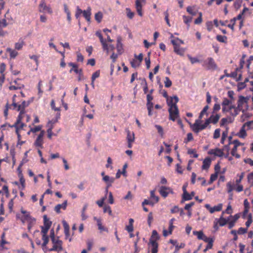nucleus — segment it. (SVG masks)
<instances>
[{
	"label": "nucleus",
	"mask_w": 253,
	"mask_h": 253,
	"mask_svg": "<svg viewBox=\"0 0 253 253\" xmlns=\"http://www.w3.org/2000/svg\"><path fill=\"white\" fill-rule=\"evenodd\" d=\"M202 65L207 70H214L217 69V65L214 59L211 57L208 58L206 60L204 61Z\"/></svg>",
	"instance_id": "0eeeda50"
},
{
	"label": "nucleus",
	"mask_w": 253,
	"mask_h": 253,
	"mask_svg": "<svg viewBox=\"0 0 253 253\" xmlns=\"http://www.w3.org/2000/svg\"><path fill=\"white\" fill-rule=\"evenodd\" d=\"M220 109V105L219 104L216 103L214 105L212 109V114L218 111Z\"/></svg>",
	"instance_id": "e2e57ef3"
},
{
	"label": "nucleus",
	"mask_w": 253,
	"mask_h": 253,
	"mask_svg": "<svg viewBox=\"0 0 253 253\" xmlns=\"http://www.w3.org/2000/svg\"><path fill=\"white\" fill-rule=\"evenodd\" d=\"M103 14L101 12H98L95 14V19L98 23H100L102 19Z\"/></svg>",
	"instance_id": "4c0bfd02"
},
{
	"label": "nucleus",
	"mask_w": 253,
	"mask_h": 253,
	"mask_svg": "<svg viewBox=\"0 0 253 253\" xmlns=\"http://www.w3.org/2000/svg\"><path fill=\"white\" fill-rule=\"evenodd\" d=\"M187 56L192 64L200 62V60L196 57H193L190 55H188Z\"/></svg>",
	"instance_id": "09e8293b"
},
{
	"label": "nucleus",
	"mask_w": 253,
	"mask_h": 253,
	"mask_svg": "<svg viewBox=\"0 0 253 253\" xmlns=\"http://www.w3.org/2000/svg\"><path fill=\"white\" fill-rule=\"evenodd\" d=\"M237 148L234 147L231 152V154L232 156H235L237 158H239L240 157V155L237 153Z\"/></svg>",
	"instance_id": "8fccbe9b"
},
{
	"label": "nucleus",
	"mask_w": 253,
	"mask_h": 253,
	"mask_svg": "<svg viewBox=\"0 0 253 253\" xmlns=\"http://www.w3.org/2000/svg\"><path fill=\"white\" fill-rule=\"evenodd\" d=\"M205 207L211 213H212L215 211H220L222 210V204H219L213 207H211L209 204H206Z\"/></svg>",
	"instance_id": "2eb2a0df"
},
{
	"label": "nucleus",
	"mask_w": 253,
	"mask_h": 253,
	"mask_svg": "<svg viewBox=\"0 0 253 253\" xmlns=\"http://www.w3.org/2000/svg\"><path fill=\"white\" fill-rule=\"evenodd\" d=\"M211 159L209 157H207L204 159L203 162L202 168L203 169H208L210 168L211 164Z\"/></svg>",
	"instance_id": "5701e85b"
},
{
	"label": "nucleus",
	"mask_w": 253,
	"mask_h": 253,
	"mask_svg": "<svg viewBox=\"0 0 253 253\" xmlns=\"http://www.w3.org/2000/svg\"><path fill=\"white\" fill-rule=\"evenodd\" d=\"M100 76V71L99 70L95 72L92 75L91 80L95 81V80L98 78Z\"/></svg>",
	"instance_id": "338daca9"
},
{
	"label": "nucleus",
	"mask_w": 253,
	"mask_h": 253,
	"mask_svg": "<svg viewBox=\"0 0 253 253\" xmlns=\"http://www.w3.org/2000/svg\"><path fill=\"white\" fill-rule=\"evenodd\" d=\"M95 34L99 38L100 41L102 45L103 49L106 50L107 53H108L109 48H108V45L106 42V41L103 39L101 32L100 31H97Z\"/></svg>",
	"instance_id": "4468645a"
},
{
	"label": "nucleus",
	"mask_w": 253,
	"mask_h": 253,
	"mask_svg": "<svg viewBox=\"0 0 253 253\" xmlns=\"http://www.w3.org/2000/svg\"><path fill=\"white\" fill-rule=\"evenodd\" d=\"M215 220L218 223L220 226H223L228 223L229 220H228V217L227 219L223 218L222 215L219 218L216 219Z\"/></svg>",
	"instance_id": "bb28decb"
},
{
	"label": "nucleus",
	"mask_w": 253,
	"mask_h": 253,
	"mask_svg": "<svg viewBox=\"0 0 253 253\" xmlns=\"http://www.w3.org/2000/svg\"><path fill=\"white\" fill-rule=\"evenodd\" d=\"M165 86L166 87H169L172 85V82L169 79V78L168 77H165Z\"/></svg>",
	"instance_id": "a18cd8bd"
},
{
	"label": "nucleus",
	"mask_w": 253,
	"mask_h": 253,
	"mask_svg": "<svg viewBox=\"0 0 253 253\" xmlns=\"http://www.w3.org/2000/svg\"><path fill=\"white\" fill-rule=\"evenodd\" d=\"M19 79H17L16 80H15L13 82V84H11L9 87V89L11 90H17V89H20L24 87V85L23 84L18 83V82L19 81Z\"/></svg>",
	"instance_id": "a211bd4d"
},
{
	"label": "nucleus",
	"mask_w": 253,
	"mask_h": 253,
	"mask_svg": "<svg viewBox=\"0 0 253 253\" xmlns=\"http://www.w3.org/2000/svg\"><path fill=\"white\" fill-rule=\"evenodd\" d=\"M43 226L44 227H46L47 228L50 227L52 222L50 221L49 219L47 218L46 215H44L43 216Z\"/></svg>",
	"instance_id": "c756f323"
},
{
	"label": "nucleus",
	"mask_w": 253,
	"mask_h": 253,
	"mask_svg": "<svg viewBox=\"0 0 253 253\" xmlns=\"http://www.w3.org/2000/svg\"><path fill=\"white\" fill-rule=\"evenodd\" d=\"M159 192L160 195L164 198L168 197L169 193L173 194V193L172 189L170 187L164 186L160 187Z\"/></svg>",
	"instance_id": "9d476101"
},
{
	"label": "nucleus",
	"mask_w": 253,
	"mask_h": 253,
	"mask_svg": "<svg viewBox=\"0 0 253 253\" xmlns=\"http://www.w3.org/2000/svg\"><path fill=\"white\" fill-rule=\"evenodd\" d=\"M248 98L243 96H240L238 101V105L237 107L235 106L233 108V112H231L230 115L235 117L239 114L240 111H242L244 115L247 117H249L247 113L245 111L248 109Z\"/></svg>",
	"instance_id": "7ed1b4c3"
},
{
	"label": "nucleus",
	"mask_w": 253,
	"mask_h": 253,
	"mask_svg": "<svg viewBox=\"0 0 253 253\" xmlns=\"http://www.w3.org/2000/svg\"><path fill=\"white\" fill-rule=\"evenodd\" d=\"M220 130L219 128H217L214 130V133H213V138L214 139H217L220 136Z\"/></svg>",
	"instance_id": "680f3d73"
},
{
	"label": "nucleus",
	"mask_w": 253,
	"mask_h": 253,
	"mask_svg": "<svg viewBox=\"0 0 253 253\" xmlns=\"http://www.w3.org/2000/svg\"><path fill=\"white\" fill-rule=\"evenodd\" d=\"M42 129V126H38L35 127H32L30 129V130L28 132V134H30V132H32L33 133H35L37 131H39L41 130Z\"/></svg>",
	"instance_id": "49530a36"
},
{
	"label": "nucleus",
	"mask_w": 253,
	"mask_h": 253,
	"mask_svg": "<svg viewBox=\"0 0 253 253\" xmlns=\"http://www.w3.org/2000/svg\"><path fill=\"white\" fill-rule=\"evenodd\" d=\"M218 174L216 173H214L211 174L210 180L209 181V184H211L213 181H214L215 180H216V179L217 178V177H218Z\"/></svg>",
	"instance_id": "a19ab883"
},
{
	"label": "nucleus",
	"mask_w": 253,
	"mask_h": 253,
	"mask_svg": "<svg viewBox=\"0 0 253 253\" xmlns=\"http://www.w3.org/2000/svg\"><path fill=\"white\" fill-rule=\"evenodd\" d=\"M187 153L189 155H193V157L197 158L198 157V154L195 149H189L187 151Z\"/></svg>",
	"instance_id": "ea45409f"
},
{
	"label": "nucleus",
	"mask_w": 253,
	"mask_h": 253,
	"mask_svg": "<svg viewBox=\"0 0 253 253\" xmlns=\"http://www.w3.org/2000/svg\"><path fill=\"white\" fill-rule=\"evenodd\" d=\"M187 11L192 16L196 15V11H194L193 8L192 6H189L186 8Z\"/></svg>",
	"instance_id": "3c124183"
},
{
	"label": "nucleus",
	"mask_w": 253,
	"mask_h": 253,
	"mask_svg": "<svg viewBox=\"0 0 253 253\" xmlns=\"http://www.w3.org/2000/svg\"><path fill=\"white\" fill-rule=\"evenodd\" d=\"M126 16L127 17V18H128L130 19H132L134 17V13L133 12L131 11L130 8H129L128 7H127L126 8Z\"/></svg>",
	"instance_id": "f704fd0d"
},
{
	"label": "nucleus",
	"mask_w": 253,
	"mask_h": 253,
	"mask_svg": "<svg viewBox=\"0 0 253 253\" xmlns=\"http://www.w3.org/2000/svg\"><path fill=\"white\" fill-rule=\"evenodd\" d=\"M216 39L219 42L223 43L227 42V38L226 36L218 35L216 36Z\"/></svg>",
	"instance_id": "72a5a7b5"
},
{
	"label": "nucleus",
	"mask_w": 253,
	"mask_h": 253,
	"mask_svg": "<svg viewBox=\"0 0 253 253\" xmlns=\"http://www.w3.org/2000/svg\"><path fill=\"white\" fill-rule=\"evenodd\" d=\"M142 206H144L145 205H150L151 206H153L154 205V202H153V200L145 199L142 202Z\"/></svg>",
	"instance_id": "37998d69"
},
{
	"label": "nucleus",
	"mask_w": 253,
	"mask_h": 253,
	"mask_svg": "<svg viewBox=\"0 0 253 253\" xmlns=\"http://www.w3.org/2000/svg\"><path fill=\"white\" fill-rule=\"evenodd\" d=\"M45 132L44 130H41L40 133L36 138L34 145L36 147L40 148H43V137L44 135Z\"/></svg>",
	"instance_id": "1a4fd4ad"
},
{
	"label": "nucleus",
	"mask_w": 253,
	"mask_h": 253,
	"mask_svg": "<svg viewBox=\"0 0 253 253\" xmlns=\"http://www.w3.org/2000/svg\"><path fill=\"white\" fill-rule=\"evenodd\" d=\"M42 240L43 241L42 245L43 246H46L49 241L48 237L47 235H42Z\"/></svg>",
	"instance_id": "6e6d98bb"
},
{
	"label": "nucleus",
	"mask_w": 253,
	"mask_h": 253,
	"mask_svg": "<svg viewBox=\"0 0 253 253\" xmlns=\"http://www.w3.org/2000/svg\"><path fill=\"white\" fill-rule=\"evenodd\" d=\"M126 139L127 141V147L129 148H131L132 146V143L134 141L135 139L134 132H131L129 130H127Z\"/></svg>",
	"instance_id": "ddd939ff"
},
{
	"label": "nucleus",
	"mask_w": 253,
	"mask_h": 253,
	"mask_svg": "<svg viewBox=\"0 0 253 253\" xmlns=\"http://www.w3.org/2000/svg\"><path fill=\"white\" fill-rule=\"evenodd\" d=\"M202 22V13L200 12L199 13V17L195 19L194 23L195 24H200Z\"/></svg>",
	"instance_id": "864d4df0"
},
{
	"label": "nucleus",
	"mask_w": 253,
	"mask_h": 253,
	"mask_svg": "<svg viewBox=\"0 0 253 253\" xmlns=\"http://www.w3.org/2000/svg\"><path fill=\"white\" fill-rule=\"evenodd\" d=\"M6 51L9 53V55L11 58H15L16 56L18 55V52L10 48H7L6 49Z\"/></svg>",
	"instance_id": "2f4dec72"
},
{
	"label": "nucleus",
	"mask_w": 253,
	"mask_h": 253,
	"mask_svg": "<svg viewBox=\"0 0 253 253\" xmlns=\"http://www.w3.org/2000/svg\"><path fill=\"white\" fill-rule=\"evenodd\" d=\"M206 26L208 31H211L213 28V24L211 21H208L206 23Z\"/></svg>",
	"instance_id": "774afa93"
},
{
	"label": "nucleus",
	"mask_w": 253,
	"mask_h": 253,
	"mask_svg": "<svg viewBox=\"0 0 253 253\" xmlns=\"http://www.w3.org/2000/svg\"><path fill=\"white\" fill-rule=\"evenodd\" d=\"M153 99V97L151 94H148L147 95V108L148 111V115L151 116L152 115V110L153 108V103L152 102Z\"/></svg>",
	"instance_id": "f8f14e48"
},
{
	"label": "nucleus",
	"mask_w": 253,
	"mask_h": 253,
	"mask_svg": "<svg viewBox=\"0 0 253 253\" xmlns=\"http://www.w3.org/2000/svg\"><path fill=\"white\" fill-rule=\"evenodd\" d=\"M174 51L178 55L183 56L185 52V49L181 48L180 45H173Z\"/></svg>",
	"instance_id": "a878e982"
},
{
	"label": "nucleus",
	"mask_w": 253,
	"mask_h": 253,
	"mask_svg": "<svg viewBox=\"0 0 253 253\" xmlns=\"http://www.w3.org/2000/svg\"><path fill=\"white\" fill-rule=\"evenodd\" d=\"M18 176L19 177L20 182L21 185V187H19V189H20L21 190H23L25 187V180L22 173V172L20 170L19 171Z\"/></svg>",
	"instance_id": "393cba45"
},
{
	"label": "nucleus",
	"mask_w": 253,
	"mask_h": 253,
	"mask_svg": "<svg viewBox=\"0 0 253 253\" xmlns=\"http://www.w3.org/2000/svg\"><path fill=\"white\" fill-rule=\"evenodd\" d=\"M94 219L96 221L98 228L100 231L108 232V229L102 225L101 219L97 218L96 217H94Z\"/></svg>",
	"instance_id": "412c9836"
},
{
	"label": "nucleus",
	"mask_w": 253,
	"mask_h": 253,
	"mask_svg": "<svg viewBox=\"0 0 253 253\" xmlns=\"http://www.w3.org/2000/svg\"><path fill=\"white\" fill-rule=\"evenodd\" d=\"M24 45V42L21 41V42H16L15 44V48L17 50H20L23 47Z\"/></svg>",
	"instance_id": "13d9d810"
},
{
	"label": "nucleus",
	"mask_w": 253,
	"mask_h": 253,
	"mask_svg": "<svg viewBox=\"0 0 253 253\" xmlns=\"http://www.w3.org/2000/svg\"><path fill=\"white\" fill-rule=\"evenodd\" d=\"M130 64L133 68H136L140 65V63L136 59H133L130 61Z\"/></svg>",
	"instance_id": "c03bdc74"
},
{
	"label": "nucleus",
	"mask_w": 253,
	"mask_h": 253,
	"mask_svg": "<svg viewBox=\"0 0 253 253\" xmlns=\"http://www.w3.org/2000/svg\"><path fill=\"white\" fill-rule=\"evenodd\" d=\"M21 212L24 214V217L22 219L23 222H24V220H27L28 222V230L30 231L32 227L35 224L36 220L35 218H32L29 213L27 211L21 209Z\"/></svg>",
	"instance_id": "39448f33"
},
{
	"label": "nucleus",
	"mask_w": 253,
	"mask_h": 253,
	"mask_svg": "<svg viewBox=\"0 0 253 253\" xmlns=\"http://www.w3.org/2000/svg\"><path fill=\"white\" fill-rule=\"evenodd\" d=\"M223 154H224L223 152L222 151V150L218 149V148L215 149L214 156L220 157L223 156Z\"/></svg>",
	"instance_id": "4d7b16f0"
},
{
	"label": "nucleus",
	"mask_w": 253,
	"mask_h": 253,
	"mask_svg": "<svg viewBox=\"0 0 253 253\" xmlns=\"http://www.w3.org/2000/svg\"><path fill=\"white\" fill-rule=\"evenodd\" d=\"M83 10L79 8V6L77 7V10L75 14V17L77 19H78L81 16V14H83Z\"/></svg>",
	"instance_id": "052dcab7"
},
{
	"label": "nucleus",
	"mask_w": 253,
	"mask_h": 253,
	"mask_svg": "<svg viewBox=\"0 0 253 253\" xmlns=\"http://www.w3.org/2000/svg\"><path fill=\"white\" fill-rule=\"evenodd\" d=\"M39 11L41 12H47L49 14L52 13L51 8L46 5L45 0H41L39 4Z\"/></svg>",
	"instance_id": "9b49d317"
},
{
	"label": "nucleus",
	"mask_w": 253,
	"mask_h": 253,
	"mask_svg": "<svg viewBox=\"0 0 253 253\" xmlns=\"http://www.w3.org/2000/svg\"><path fill=\"white\" fill-rule=\"evenodd\" d=\"M247 231V228L240 227L237 231V233L239 235H242L246 233Z\"/></svg>",
	"instance_id": "bf43d9fd"
},
{
	"label": "nucleus",
	"mask_w": 253,
	"mask_h": 253,
	"mask_svg": "<svg viewBox=\"0 0 253 253\" xmlns=\"http://www.w3.org/2000/svg\"><path fill=\"white\" fill-rule=\"evenodd\" d=\"M68 65L72 67V68L70 70V73H71L72 71H74L76 74H79L80 75H82V69H79L77 64L74 63L70 62L68 63Z\"/></svg>",
	"instance_id": "6ab92c4d"
},
{
	"label": "nucleus",
	"mask_w": 253,
	"mask_h": 253,
	"mask_svg": "<svg viewBox=\"0 0 253 253\" xmlns=\"http://www.w3.org/2000/svg\"><path fill=\"white\" fill-rule=\"evenodd\" d=\"M150 53H148V57L145 58V61L146 63V68L147 69H149L150 67L151 61L150 58Z\"/></svg>",
	"instance_id": "de8ad7c7"
},
{
	"label": "nucleus",
	"mask_w": 253,
	"mask_h": 253,
	"mask_svg": "<svg viewBox=\"0 0 253 253\" xmlns=\"http://www.w3.org/2000/svg\"><path fill=\"white\" fill-rule=\"evenodd\" d=\"M63 224L64 228L65 234L67 235L69 234V226L66 221H63Z\"/></svg>",
	"instance_id": "603ef678"
},
{
	"label": "nucleus",
	"mask_w": 253,
	"mask_h": 253,
	"mask_svg": "<svg viewBox=\"0 0 253 253\" xmlns=\"http://www.w3.org/2000/svg\"><path fill=\"white\" fill-rule=\"evenodd\" d=\"M103 180L106 183L108 187L112 186V184L114 182L115 178L114 177H110L108 175L104 176Z\"/></svg>",
	"instance_id": "b1692460"
},
{
	"label": "nucleus",
	"mask_w": 253,
	"mask_h": 253,
	"mask_svg": "<svg viewBox=\"0 0 253 253\" xmlns=\"http://www.w3.org/2000/svg\"><path fill=\"white\" fill-rule=\"evenodd\" d=\"M155 127L156 128H157V130H158V133L162 136H163V134H164V131H163V127L160 126V125H155Z\"/></svg>",
	"instance_id": "0e129e2a"
},
{
	"label": "nucleus",
	"mask_w": 253,
	"mask_h": 253,
	"mask_svg": "<svg viewBox=\"0 0 253 253\" xmlns=\"http://www.w3.org/2000/svg\"><path fill=\"white\" fill-rule=\"evenodd\" d=\"M67 206V201H65L62 204L57 205L55 207L54 210L57 213H60V210L61 209H63V210H66Z\"/></svg>",
	"instance_id": "aec40b11"
},
{
	"label": "nucleus",
	"mask_w": 253,
	"mask_h": 253,
	"mask_svg": "<svg viewBox=\"0 0 253 253\" xmlns=\"http://www.w3.org/2000/svg\"><path fill=\"white\" fill-rule=\"evenodd\" d=\"M150 199L153 200L154 204L157 203L159 201V197L155 195V191L151 190L150 191Z\"/></svg>",
	"instance_id": "c85d7f7f"
},
{
	"label": "nucleus",
	"mask_w": 253,
	"mask_h": 253,
	"mask_svg": "<svg viewBox=\"0 0 253 253\" xmlns=\"http://www.w3.org/2000/svg\"><path fill=\"white\" fill-rule=\"evenodd\" d=\"M222 110L223 113L233 112V108H235V105H232V101L227 98H224L223 101L221 103Z\"/></svg>",
	"instance_id": "20e7f679"
},
{
	"label": "nucleus",
	"mask_w": 253,
	"mask_h": 253,
	"mask_svg": "<svg viewBox=\"0 0 253 253\" xmlns=\"http://www.w3.org/2000/svg\"><path fill=\"white\" fill-rule=\"evenodd\" d=\"M192 199V196L188 193L187 192H185L183 194L182 201H189Z\"/></svg>",
	"instance_id": "c9c22d12"
},
{
	"label": "nucleus",
	"mask_w": 253,
	"mask_h": 253,
	"mask_svg": "<svg viewBox=\"0 0 253 253\" xmlns=\"http://www.w3.org/2000/svg\"><path fill=\"white\" fill-rule=\"evenodd\" d=\"M237 135L240 138H245L247 135L245 128L242 126Z\"/></svg>",
	"instance_id": "cd10ccee"
},
{
	"label": "nucleus",
	"mask_w": 253,
	"mask_h": 253,
	"mask_svg": "<svg viewBox=\"0 0 253 253\" xmlns=\"http://www.w3.org/2000/svg\"><path fill=\"white\" fill-rule=\"evenodd\" d=\"M208 126V123L205 121L203 125L199 124L198 126L195 125L194 127L192 128V130L196 133L205 129Z\"/></svg>",
	"instance_id": "dca6fc26"
},
{
	"label": "nucleus",
	"mask_w": 253,
	"mask_h": 253,
	"mask_svg": "<svg viewBox=\"0 0 253 253\" xmlns=\"http://www.w3.org/2000/svg\"><path fill=\"white\" fill-rule=\"evenodd\" d=\"M183 19L184 23L187 26V28L188 29L190 27V24L192 20V17L183 15Z\"/></svg>",
	"instance_id": "7c9ffc66"
},
{
	"label": "nucleus",
	"mask_w": 253,
	"mask_h": 253,
	"mask_svg": "<svg viewBox=\"0 0 253 253\" xmlns=\"http://www.w3.org/2000/svg\"><path fill=\"white\" fill-rule=\"evenodd\" d=\"M226 186L227 188V192L228 193H231L233 190V186L231 182H228L227 183Z\"/></svg>",
	"instance_id": "69168bd1"
},
{
	"label": "nucleus",
	"mask_w": 253,
	"mask_h": 253,
	"mask_svg": "<svg viewBox=\"0 0 253 253\" xmlns=\"http://www.w3.org/2000/svg\"><path fill=\"white\" fill-rule=\"evenodd\" d=\"M152 249L151 250V253H157L158 251V243L155 241H152L151 242Z\"/></svg>",
	"instance_id": "473e14b6"
},
{
	"label": "nucleus",
	"mask_w": 253,
	"mask_h": 253,
	"mask_svg": "<svg viewBox=\"0 0 253 253\" xmlns=\"http://www.w3.org/2000/svg\"><path fill=\"white\" fill-rule=\"evenodd\" d=\"M220 118V115L219 114H216L215 115H211L210 117L206 120V122L208 123V125L210 123L213 124H216L219 121Z\"/></svg>",
	"instance_id": "f3484780"
},
{
	"label": "nucleus",
	"mask_w": 253,
	"mask_h": 253,
	"mask_svg": "<svg viewBox=\"0 0 253 253\" xmlns=\"http://www.w3.org/2000/svg\"><path fill=\"white\" fill-rule=\"evenodd\" d=\"M179 99L177 96H174L167 101L168 105L169 106V119L172 121H175L179 117V110L176 105Z\"/></svg>",
	"instance_id": "f03ea898"
},
{
	"label": "nucleus",
	"mask_w": 253,
	"mask_h": 253,
	"mask_svg": "<svg viewBox=\"0 0 253 253\" xmlns=\"http://www.w3.org/2000/svg\"><path fill=\"white\" fill-rule=\"evenodd\" d=\"M51 241L53 244V247L49 249L50 251L60 252L62 251V242L59 239L58 237H57V238H52Z\"/></svg>",
	"instance_id": "423d86ee"
},
{
	"label": "nucleus",
	"mask_w": 253,
	"mask_h": 253,
	"mask_svg": "<svg viewBox=\"0 0 253 253\" xmlns=\"http://www.w3.org/2000/svg\"><path fill=\"white\" fill-rule=\"evenodd\" d=\"M171 42L173 44V45H180L181 44H183L184 42L181 40H180L178 38H176L175 39L172 40L171 41Z\"/></svg>",
	"instance_id": "e433bc0d"
},
{
	"label": "nucleus",
	"mask_w": 253,
	"mask_h": 253,
	"mask_svg": "<svg viewBox=\"0 0 253 253\" xmlns=\"http://www.w3.org/2000/svg\"><path fill=\"white\" fill-rule=\"evenodd\" d=\"M145 0H135V7L136 11L140 16L142 17L143 15L142 12V6L145 4Z\"/></svg>",
	"instance_id": "6e6552de"
},
{
	"label": "nucleus",
	"mask_w": 253,
	"mask_h": 253,
	"mask_svg": "<svg viewBox=\"0 0 253 253\" xmlns=\"http://www.w3.org/2000/svg\"><path fill=\"white\" fill-rule=\"evenodd\" d=\"M91 9L90 7H88L87 9L85 10H83V14L84 17L86 20L87 22H90V16L91 14Z\"/></svg>",
	"instance_id": "4be33fe9"
},
{
	"label": "nucleus",
	"mask_w": 253,
	"mask_h": 253,
	"mask_svg": "<svg viewBox=\"0 0 253 253\" xmlns=\"http://www.w3.org/2000/svg\"><path fill=\"white\" fill-rule=\"evenodd\" d=\"M87 205H85L83 208V210H82V220H85L87 218V216L85 215V211L87 209Z\"/></svg>",
	"instance_id": "5fc2aeb1"
},
{
	"label": "nucleus",
	"mask_w": 253,
	"mask_h": 253,
	"mask_svg": "<svg viewBox=\"0 0 253 253\" xmlns=\"http://www.w3.org/2000/svg\"><path fill=\"white\" fill-rule=\"evenodd\" d=\"M193 233L194 235L197 236V238L199 240H201L203 239V235H204L202 231H194Z\"/></svg>",
	"instance_id": "79ce46f5"
},
{
	"label": "nucleus",
	"mask_w": 253,
	"mask_h": 253,
	"mask_svg": "<svg viewBox=\"0 0 253 253\" xmlns=\"http://www.w3.org/2000/svg\"><path fill=\"white\" fill-rule=\"evenodd\" d=\"M193 140V136L192 133H188L187 134L186 138H185L184 140V143H187L190 141H191Z\"/></svg>",
	"instance_id": "58836bf2"
},
{
	"label": "nucleus",
	"mask_w": 253,
	"mask_h": 253,
	"mask_svg": "<svg viewBox=\"0 0 253 253\" xmlns=\"http://www.w3.org/2000/svg\"><path fill=\"white\" fill-rule=\"evenodd\" d=\"M16 95L15 94L13 96L12 103L11 105L13 107V109L16 110L17 111H19V114L17 118L16 122L13 125L11 126V127H14L16 130H17L18 131H19L20 129H22L23 127L25 126V125L22 122V120L23 119L25 113V109L27 107L29 106V102L23 101L21 104H19L16 102Z\"/></svg>",
	"instance_id": "f257e3e1"
}]
</instances>
